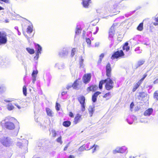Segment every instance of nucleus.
<instances>
[{
  "label": "nucleus",
  "mask_w": 158,
  "mask_h": 158,
  "mask_svg": "<svg viewBox=\"0 0 158 158\" xmlns=\"http://www.w3.org/2000/svg\"><path fill=\"white\" fill-rule=\"evenodd\" d=\"M36 55L34 57V59L37 60L38 59V58L39 57V54L40 53H36Z\"/></svg>",
  "instance_id": "obj_51"
},
{
  "label": "nucleus",
  "mask_w": 158,
  "mask_h": 158,
  "mask_svg": "<svg viewBox=\"0 0 158 158\" xmlns=\"http://www.w3.org/2000/svg\"><path fill=\"white\" fill-rule=\"evenodd\" d=\"M153 83L154 84H158V79H156V80L154 81Z\"/></svg>",
  "instance_id": "obj_58"
},
{
  "label": "nucleus",
  "mask_w": 158,
  "mask_h": 158,
  "mask_svg": "<svg viewBox=\"0 0 158 158\" xmlns=\"http://www.w3.org/2000/svg\"><path fill=\"white\" fill-rule=\"evenodd\" d=\"M153 111L152 108H149L145 111L144 115L145 116H149L152 113Z\"/></svg>",
  "instance_id": "obj_17"
},
{
  "label": "nucleus",
  "mask_w": 158,
  "mask_h": 158,
  "mask_svg": "<svg viewBox=\"0 0 158 158\" xmlns=\"http://www.w3.org/2000/svg\"><path fill=\"white\" fill-rule=\"evenodd\" d=\"M115 25L113 24L110 27L109 32V36L110 37L112 38L114 35L115 32L114 26Z\"/></svg>",
  "instance_id": "obj_10"
},
{
  "label": "nucleus",
  "mask_w": 158,
  "mask_h": 158,
  "mask_svg": "<svg viewBox=\"0 0 158 158\" xmlns=\"http://www.w3.org/2000/svg\"><path fill=\"white\" fill-rule=\"evenodd\" d=\"M105 79L104 80H102L99 83V88L100 89H101L102 88L103 85L105 83Z\"/></svg>",
  "instance_id": "obj_28"
},
{
  "label": "nucleus",
  "mask_w": 158,
  "mask_h": 158,
  "mask_svg": "<svg viewBox=\"0 0 158 158\" xmlns=\"http://www.w3.org/2000/svg\"><path fill=\"white\" fill-rule=\"evenodd\" d=\"M146 95V94L143 92H139V93L138 98H139V99L143 98L145 97Z\"/></svg>",
  "instance_id": "obj_26"
},
{
  "label": "nucleus",
  "mask_w": 158,
  "mask_h": 158,
  "mask_svg": "<svg viewBox=\"0 0 158 158\" xmlns=\"http://www.w3.org/2000/svg\"><path fill=\"white\" fill-rule=\"evenodd\" d=\"M52 134V136L53 137H55L57 135V133L56 131L54 129H52L50 132V133Z\"/></svg>",
  "instance_id": "obj_34"
},
{
  "label": "nucleus",
  "mask_w": 158,
  "mask_h": 158,
  "mask_svg": "<svg viewBox=\"0 0 158 158\" xmlns=\"http://www.w3.org/2000/svg\"><path fill=\"white\" fill-rule=\"evenodd\" d=\"M140 85V81H138L134 85L132 91L134 92L136 91V90L138 88L139 86Z\"/></svg>",
  "instance_id": "obj_25"
},
{
  "label": "nucleus",
  "mask_w": 158,
  "mask_h": 158,
  "mask_svg": "<svg viewBox=\"0 0 158 158\" xmlns=\"http://www.w3.org/2000/svg\"><path fill=\"white\" fill-rule=\"evenodd\" d=\"M33 26L31 23L28 27L27 28V32L28 33H31L33 31Z\"/></svg>",
  "instance_id": "obj_22"
},
{
  "label": "nucleus",
  "mask_w": 158,
  "mask_h": 158,
  "mask_svg": "<svg viewBox=\"0 0 158 158\" xmlns=\"http://www.w3.org/2000/svg\"><path fill=\"white\" fill-rule=\"evenodd\" d=\"M81 81L80 80V79H78L76 80L72 84L73 87V89H78L77 86L79 85V83H81Z\"/></svg>",
  "instance_id": "obj_13"
},
{
  "label": "nucleus",
  "mask_w": 158,
  "mask_h": 158,
  "mask_svg": "<svg viewBox=\"0 0 158 158\" xmlns=\"http://www.w3.org/2000/svg\"><path fill=\"white\" fill-rule=\"evenodd\" d=\"M60 105L59 104L56 102V108L57 111L60 110Z\"/></svg>",
  "instance_id": "obj_42"
},
{
  "label": "nucleus",
  "mask_w": 158,
  "mask_h": 158,
  "mask_svg": "<svg viewBox=\"0 0 158 158\" xmlns=\"http://www.w3.org/2000/svg\"><path fill=\"white\" fill-rule=\"evenodd\" d=\"M134 106V103L133 102H132L130 105V108L131 110H132V109L133 108Z\"/></svg>",
  "instance_id": "obj_50"
},
{
  "label": "nucleus",
  "mask_w": 158,
  "mask_h": 158,
  "mask_svg": "<svg viewBox=\"0 0 158 158\" xmlns=\"http://www.w3.org/2000/svg\"><path fill=\"white\" fill-rule=\"evenodd\" d=\"M32 83L34 84L36 81V77L35 76L32 77Z\"/></svg>",
  "instance_id": "obj_47"
},
{
  "label": "nucleus",
  "mask_w": 158,
  "mask_h": 158,
  "mask_svg": "<svg viewBox=\"0 0 158 158\" xmlns=\"http://www.w3.org/2000/svg\"><path fill=\"white\" fill-rule=\"evenodd\" d=\"M56 141L59 143H60L61 144L63 142L61 140V136H60L58 138L56 139Z\"/></svg>",
  "instance_id": "obj_37"
},
{
  "label": "nucleus",
  "mask_w": 158,
  "mask_h": 158,
  "mask_svg": "<svg viewBox=\"0 0 158 158\" xmlns=\"http://www.w3.org/2000/svg\"><path fill=\"white\" fill-rule=\"evenodd\" d=\"M83 61L84 59L81 56L80 59L79 60V63L80 65V67H83Z\"/></svg>",
  "instance_id": "obj_32"
},
{
  "label": "nucleus",
  "mask_w": 158,
  "mask_h": 158,
  "mask_svg": "<svg viewBox=\"0 0 158 158\" xmlns=\"http://www.w3.org/2000/svg\"><path fill=\"white\" fill-rule=\"evenodd\" d=\"M98 147V145H97L94 144L93 146H91L90 148L89 149H90L92 148H94V149L92 152L93 153H94V151H95V150H96V148Z\"/></svg>",
  "instance_id": "obj_44"
},
{
  "label": "nucleus",
  "mask_w": 158,
  "mask_h": 158,
  "mask_svg": "<svg viewBox=\"0 0 158 158\" xmlns=\"http://www.w3.org/2000/svg\"><path fill=\"white\" fill-rule=\"evenodd\" d=\"M76 51V49L75 48H73L72 50L71 51V57H73L74 54H75V52Z\"/></svg>",
  "instance_id": "obj_45"
},
{
  "label": "nucleus",
  "mask_w": 158,
  "mask_h": 158,
  "mask_svg": "<svg viewBox=\"0 0 158 158\" xmlns=\"http://www.w3.org/2000/svg\"><path fill=\"white\" fill-rule=\"evenodd\" d=\"M143 23H140L137 27V29L139 31H142L143 29Z\"/></svg>",
  "instance_id": "obj_30"
},
{
  "label": "nucleus",
  "mask_w": 158,
  "mask_h": 158,
  "mask_svg": "<svg viewBox=\"0 0 158 158\" xmlns=\"http://www.w3.org/2000/svg\"><path fill=\"white\" fill-rule=\"evenodd\" d=\"M6 33L4 31L0 32V44H5L7 41Z\"/></svg>",
  "instance_id": "obj_4"
},
{
  "label": "nucleus",
  "mask_w": 158,
  "mask_h": 158,
  "mask_svg": "<svg viewBox=\"0 0 158 158\" xmlns=\"http://www.w3.org/2000/svg\"><path fill=\"white\" fill-rule=\"evenodd\" d=\"M54 67L59 69H63L64 68V65L63 63H56L55 64Z\"/></svg>",
  "instance_id": "obj_16"
},
{
  "label": "nucleus",
  "mask_w": 158,
  "mask_h": 158,
  "mask_svg": "<svg viewBox=\"0 0 158 158\" xmlns=\"http://www.w3.org/2000/svg\"><path fill=\"white\" fill-rule=\"evenodd\" d=\"M106 75L108 77L105 79V87L106 90H110L113 88L114 83L113 80L110 78L111 76V68L109 63L107 64L106 66Z\"/></svg>",
  "instance_id": "obj_1"
},
{
  "label": "nucleus",
  "mask_w": 158,
  "mask_h": 158,
  "mask_svg": "<svg viewBox=\"0 0 158 158\" xmlns=\"http://www.w3.org/2000/svg\"><path fill=\"white\" fill-rule=\"evenodd\" d=\"M28 144V140H22V139H19V140L18 142L17 145V146H19V147H21L22 144H23L24 146L26 148H27V146Z\"/></svg>",
  "instance_id": "obj_9"
},
{
  "label": "nucleus",
  "mask_w": 158,
  "mask_h": 158,
  "mask_svg": "<svg viewBox=\"0 0 158 158\" xmlns=\"http://www.w3.org/2000/svg\"><path fill=\"white\" fill-rule=\"evenodd\" d=\"M91 74L90 73L84 74L82 78L83 83L85 84L89 83L91 80Z\"/></svg>",
  "instance_id": "obj_6"
},
{
  "label": "nucleus",
  "mask_w": 158,
  "mask_h": 158,
  "mask_svg": "<svg viewBox=\"0 0 158 158\" xmlns=\"http://www.w3.org/2000/svg\"><path fill=\"white\" fill-rule=\"evenodd\" d=\"M72 83H70V84H68L67 87H66V88L67 89H70V88H71V87H73V85H72Z\"/></svg>",
  "instance_id": "obj_48"
},
{
  "label": "nucleus",
  "mask_w": 158,
  "mask_h": 158,
  "mask_svg": "<svg viewBox=\"0 0 158 158\" xmlns=\"http://www.w3.org/2000/svg\"><path fill=\"white\" fill-rule=\"evenodd\" d=\"M81 115H80L79 114H77L75 117L74 120L73 121V123L75 124H76L78 123L80 121V119L81 118Z\"/></svg>",
  "instance_id": "obj_14"
},
{
  "label": "nucleus",
  "mask_w": 158,
  "mask_h": 158,
  "mask_svg": "<svg viewBox=\"0 0 158 158\" xmlns=\"http://www.w3.org/2000/svg\"><path fill=\"white\" fill-rule=\"evenodd\" d=\"M101 94V92L99 91H97L95 92L92 95V101L94 102H96L97 99V97L98 96Z\"/></svg>",
  "instance_id": "obj_11"
},
{
  "label": "nucleus",
  "mask_w": 158,
  "mask_h": 158,
  "mask_svg": "<svg viewBox=\"0 0 158 158\" xmlns=\"http://www.w3.org/2000/svg\"><path fill=\"white\" fill-rule=\"evenodd\" d=\"M110 95V92H108L106 94L103 96V97L104 98H106L107 96H108Z\"/></svg>",
  "instance_id": "obj_49"
},
{
  "label": "nucleus",
  "mask_w": 158,
  "mask_h": 158,
  "mask_svg": "<svg viewBox=\"0 0 158 158\" xmlns=\"http://www.w3.org/2000/svg\"><path fill=\"white\" fill-rule=\"evenodd\" d=\"M128 43L127 42L125 43L123 47V50H126V51L128 52L130 50V47L128 46Z\"/></svg>",
  "instance_id": "obj_24"
},
{
  "label": "nucleus",
  "mask_w": 158,
  "mask_h": 158,
  "mask_svg": "<svg viewBox=\"0 0 158 158\" xmlns=\"http://www.w3.org/2000/svg\"><path fill=\"white\" fill-rule=\"evenodd\" d=\"M68 54V50L66 48H64L61 52H59V55L60 56L62 57L67 55Z\"/></svg>",
  "instance_id": "obj_15"
},
{
  "label": "nucleus",
  "mask_w": 158,
  "mask_h": 158,
  "mask_svg": "<svg viewBox=\"0 0 158 158\" xmlns=\"http://www.w3.org/2000/svg\"><path fill=\"white\" fill-rule=\"evenodd\" d=\"M26 50L30 54H32L35 53V51L33 49L27 48Z\"/></svg>",
  "instance_id": "obj_29"
},
{
  "label": "nucleus",
  "mask_w": 158,
  "mask_h": 158,
  "mask_svg": "<svg viewBox=\"0 0 158 158\" xmlns=\"http://www.w3.org/2000/svg\"><path fill=\"white\" fill-rule=\"evenodd\" d=\"M5 89V88L4 87L0 86V93H2L3 91H4Z\"/></svg>",
  "instance_id": "obj_52"
},
{
  "label": "nucleus",
  "mask_w": 158,
  "mask_h": 158,
  "mask_svg": "<svg viewBox=\"0 0 158 158\" xmlns=\"http://www.w3.org/2000/svg\"><path fill=\"white\" fill-rule=\"evenodd\" d=\"M154 98L156 100H158V90L156 91L153 94Z\"/></svg>",
  "instance_id": "obj_33"
},
{
  "label": "nucleus",
  "mask_w": 158,
  "mask_h": 158,
  "mask_svg": "<svg viewBox=\"0 0 158 158\" xmlns=\"http://www.w3.org/2000/svg\"><path fill=\"white\" fill-rule=\"evenodd\" d=\"M86 42L89 45L88 46L90 47L91 44V41L90 39L89 38H86Z\"/></svg>",
  "instance_id": "obj_38"
},
{
  "label": "nucleus",
  "mask_w": 158,
  "mask_h": 158,
  "mask_svg": "<svg viewBox=\"0 0 158 158\" xmlns=\"http://www.w3.org/2000/svg\"><path fill=\"white\" fill-rule=\"evenodd\" d=\"M140 48L139 47H138L136 48L135 50V51H139L137 52V53L138 54H140L142 52V50L140 51Z\"/></svg>",
  "instance_id": "obj_43"
},
{
  "label": "nucleus",
  "mask_w": 158,
  "mask_h": 158,
  "mask_svg": "<svg viewBox=\"0 0 158 158\" xmlns=\"http://www.w3.org/2000/svg\"><path fill=\"white\" fill-rule=\"evenodd\" d=\"M100 44V43L99 42H96L95 44V47H99Z\"/></svg>",
  "instance_id": "obj_57"
},
{
  "label": "nucleus",
  "mask_w": 158,
  "mask_h": 158,
  "mask_svg": "<svg viewBox=\"0 0 158 158\" xmlns=\"http://www.w3.org/2000/svg\"><path fill=\"white\" fill-rule=\"evenodd\" d=\"M46 110L47 114L48 116L50 117H52L53 116V113L51 110L48 108H46Z\"/></svg>",
  "instance_id": "obj_21"
},
{
  "label": "nucleus",
  "mask_w": 158,
  "mask_h": 158,
  "mask_svg": "<svg viewBox=\"0 0 158 158\" xmlns=\"http://www.w3.org/2000/svg\"><path fill=\"white\" fill-rule=\"evenodd\" d=\"M84 145H83L82 146H81L78 149V151H80L81 152H83L86 149H85V148L84 147H83Z\"/></svg>",
  "instance_id": "obj_41"
},
{
  "label": "nucleus",
  "mask_w": 158,
  "mask_h": 158,
  "mask_svg": "<svg viewBox=\"0 0 158 158\" xmlns=\"http://www.w3.org/2000/svg\"><path fill=\"white\" fill-rule=\"evenodd\" d=\"M1 143L4 146L9 147L13 144V141L10 138L7 137H4L0 139Z\"/></svg>",
  "instance_id": "obj_2"
},
{
  "label": "nucleus",
  "mask_w": 158,
  "mask_h": 158,
  "mask_svg": "<svg viewBox=\"0 0 158 158\" xmlns=\"http://www.w3.org/2000/svg\"><path fill=\"white\" fill-rule=\"evenodd\" d=\"M122 38L120 37H118L117 38V40L119 41H121L122 40Z\"/></svg>",
  "instance_id": "obj_63"
},
{
  "label": "nucleus",
  "mask_w": 158,
  "mask_h": 158,
  "mask_svg": "<svg viewBox=\"0 0 158 158\" xmlns=\"http://www.w3.org/2000/svg\"><path fill=\"white\" fill-rule=\"evenodd\" d=\"M81 30L79 28L77 27L75 32L76 34V35H79L81 33Z\"/></svg>",
  "instance_id": "obj_40"
},
{
  "label": "nucleus",
  "mask_w": 158,
  "mask_h": 158,
  "mask_svg": "<svg viewBox=\"0 0 158 158\" xmlns=\"http://www.w3.org/2000/svg\"><path fill=\"white\" fill-rule=\"evenodd\" d=\"M5 120L2 121V123L4 124L5 127L9 130H12L15 128V126L13 123L10 122H5Z\"/></svg>",
  "instance_id": "obj_5"
},
{
  "label": "nucleus",
  "mask_w": 158,
  "mask_h": 158,
  "mask_svg": "<svg viewBox=\"0 0 158 158\" xmlns=\"http://www.w3.org/2000/svg\"><path fill=\"white\" fill-rule=\"evenodd\" d=\"M145 61L144 59L140 60H139L137 64L135 65V69L143 65L145 62Z\"/></svg>",
  "instance_id": "obj_18"
},
{
  "label": "nucleus",
  "mask_w": 158,
  "mask_h": 158,
  "mask_svg": "<svg viewBox=\"0 0 158 158\" xmlns=\"http://www.w3.org/2000/svg\"><path fill=\"white\" fill-rule=\"evenodd\" d=\"M14 106L12 105L11 103L9 104L7 106V108L9 110H12L14 108Z\"/></svg>",
  "instance_id": "obj_31"
},
{
  "label": "nucleus",
  "mask_w": 158,
  "mask_h": 158,
  "mask_svg": "<svg viewBox=\"0 0 158 158\" xmlns=\"http://www.w3.org/2000/svg\"><path fill=\"white\" fill-rule=\"evenodd\" d=\"M98 89V86L95 85H91L88 87L87 89V91L89 92L90 91H94Z\"/></svg>",
  "instance_id": "obj_12"
},
{
  "label": "nucleus",
  "mask_w": 158,
  "mask_h": 158,
  "mask_svg": "<svg viewBox=\"0 0 158 158\" xmlns=\"http://www.w3.org/2000/svg\"><path fill=\"white\" fill-rule=\"evenodd\" d=\"M68 145H67L64 148V151H65L66 150H67V148H68Z\"/></svg>",
  "instance_id": "obj_62"
},
{
  "label": "nucleus",
  "mask_w": 158,
  "mask_h": 158,
  "mask_svg": "<svg viewBox=\"0 0 158 158\" xmlns=\"http://www.w3.org/2000/svg\"><path fill=\"white\" fill-rule=\"evenodd\" d=\"M69 116L70 117H73V116H74L73 114L71 112H69Z\"/></svg>",
  "instance_id": "obj_54"
},
{
  "label": "nucleus",
  "mask_w": 158,
  "mask_h": 158,
  "mask_svg": "<svg viewBox=\"0 0 158 158\" xmlns=\"http://www.w3.org/2000/svg\"><path fill=\"white\" fill-rule=\"evenodd\" d=\"M155 20L157 22H158V18H156L155 19Z\"/></svg>",
  "instance_id": "obj_64"
},
{
  "label": "nucleus",
  "mask_w": 158,
  "mask_h": 158,
  "mask_svg": "<svg viewBox=\"0 0 158 158\" xmlns=\"http://www.w3.org/2000/svg\"><path fill=\"white\" fill-rule=\"evenodd\" d=\"M0 1L6 3H10V2L9 0H0Z\"/></svg>",
  "instance_id": "obj_53"
},
{
  "label": "nucleus",
  "mask_w": 158,
  "mask_h": 158,
  "mask_svg": "<svg viewBox=\"0 0 158 158\" xmlns=\"http://www.w3.org/2000/svg\"><path fill=\"white\" fill-rule=\"evenodd\" d=\"M75 158V156H74L72 155H70L69 157V158Z\"/></svg>",
  "instance_id": "obj_60"
},
{
  "label": "nucleus",
  "mask_w": 158,
  "mask_h": 158,
  "mask_svg": "<svg viewBox=\"0 0 158 158\" xmlns=\"http://www.w3.org/2000/svg\"><path fill=\"white\" fill-rule=\"evenodd\" d=\"M23 94L26 96L27 95V88L25 86H24L23 87Z\"/></svg>",
  "instance_id": "obj_39"
},
{
  "label": "nucleus",
  "mask_w": 158,
  "mask_h": 158,
  "mask_svg": "<svg viewBox=\"0 0 158 158\" xmlns=\"http://www.w3.org/2000/svg\"><path fill=\"white\" fill-rule=\"evenodd\" d=\"M124 55V54L122 50L117 51L114 52L111 56L112 60L121 57Z\"/></svg>",
  "instance_id": "obj_3"
},
{
  "label": "nucleus",
  "mask_w": 158,
  "mask_h": 158,
  "mask_svg": "<svg viewBox=\"0 0 158 158\" xmlns=\"http://www.w3.org/2000/svg\"><path fill=\"white\" fill-rule=\"evenodd\" d=\"M127 149V148L125 146L121 147H117L115 150H113V152L114 154H116L117 153H122L125 152Z\"/></svg>",
  "instance_id": "obj_7"
},
{
  "label": "nucleus",
  "mask_w": 158,
  "mask_h": 158,
  "mask_svg": "<svg viewBox=\"0 0 158 158\" xmlns=\"http://www.w3.org/2000/svg\"><path fill=\"white\" fill-rule=\"evenodd\" d=\"M104 56V54L102 53L99 56V58L102 59Z\"/></svg>",
  "instance_id": "obj_56"
},
{
  "label": "nucleus",
  "mask_w": 158,
  "mask_h": 158,
  "mask_svg": "<svg viewBox=\"0 0 158 158\" xmlns=\"http://www.w3.org/2000/svg\"><path fill=\"white\" fill-rule=\"evenodd\" d=\"M13 99L11 98H8L7 99H5L4 100V101L6 102H12V101H13Z\"/></svg>",
  "instance_id": "obj_46"
},
{
  "label": "nucleus",
  "mask_w": 158,
  "mask_h": 158,
  "mask_svg": "<svg viewBox=\"0 0 158 158\" xmlns=\"http://www.w3.org/2000/svg\"><path fill=\"white\" fill-rule=\"evenodd\" d=\"M140 122L142 123H146L148 122V120L147 118H141L140 120Z\"/></svg>",
  "instance_id": "obj_35"
},
{
  "label": "nucleus",
  "mask_w": 158,
  "mask_h": 158,
  "mask_svg": "<svg viewBox=\"0 0 158 158\" xmlns=\"http://www.w3.org/2000/svg\"><path fill=\"white\" fill-rule=\"evenodd\" d=\"M71 122L69 121H64L63 123V125L65 127H68L70 126L71 125Z\"/></svg>",
  "instance_id": "obj_27"
},
{
  "label": "nucleus",
  "mask_w": 158,
  "mask_h": 158,
  "mask_svg": "<svg viewBox=\"0 0 158 158\" xmlns=\"http://www.w3.org/2000/svg\"><path fill=\"white\" fill-rule=\"evenodd\" d=\"M94 106H89L88 109V110L90 114V116L92 117L93 115V114L94 112Z\"/></svg>",
  "instance_id": "obj_20"
},
{
  "label": "nucleus",
  "mask_w": 158,
  "mask_h": 158,
  "mask_svg": "<svg viewBox=\"0 0 158 158\" xmlns=\"http://www.w3.org/2000/svg\"><path fill=\"white\" fill-rule=\"evenodd\" d=\"M89 0H83L82 2V4L83 7L85 8H88L89 5Z\"/></svg>",
  "instance_id": "obj_23"
},
{
  "label": "nucleus",
  "mask_w": 158,
  "mask_h": 158,
  "mask_svg": "<svg viewBox=\"0 0 158 158\" xmlns=\"http://www.w3.org/2000/svg\"><path fill=\"white\" fill-rule=\"evenodd\" d=\"M67 93V92H62L61 93V95L62 96H63L65 94Z\"/></svg>",
  "instance_id": "obj_61"
},
{
  "label": "nucleus",
  "mask_w": 158,
  "mask_h": 158,
  "mask_svg": "<svg viewBox=\"0 0 158 158\" xmlns=\"http://www.w3.org/2000/svg\"><path fill=\"white\" fill-rule=\"evenodd\" d=\"M147 74H144L143 76V77L140 80H141V81H143V80L146 78V77H147Z\"/></svg>",
  "instance_id": "obj_55"
},
{
  "label": "nucleus",
  "mask_w": 158,
  "mask_h": 158,
  "mask_svg": "<svg viewBox=\"0 0 158 158\" xmlns=\"http://www.w3.org/2000/svg\"><path fill=\"white\" fill-rule=\"evenodd\" d=\"M78 100L81 104V111L82 112L85 111V99L83 96H81L78 98Z\"/></svg>",
  "instance_id": "obj_8"
},
{
  "label": "nucleus",
  "mask_w": 158,
  "mask_h": 158,
  "mask_svg": "<svg viewBox=\"0 0 158 158\" xmlns=\"http://www.w3.org/2000/svg\"><path fill=\"white\" fill-rule=\"evenodd\" d=\"M38 72V71L37 70H34L31 74L32 77L35 76V77H36Z\"/></svg>",
  "instance_id": "obj_36"
},
{
  "label": "nucleus",
  "mask_w": 158,
  "mask_h": 158,
  "mask_svg": "<svg viewBox=\"0 0 158 158\" xmlns=\"http://www.w3.org/2000/svg\"><path fill=\"white\" fill-rule=\"evenodd\" d=\"M35 49L37 51L36 53L41 54L42 50V47L39 44H35Z\"/></svg>",
  "instance_id": "obj_19"
},
{
  "label": "nucleus",
  "mask_w": 158,
  "mask_h": 158,
  "mask_svg": "<svg viewBox=\"0 0 158 158\" xmlns=\"http://www.w3.org/2000/svg\"><path fill=\"white\" fill-rule=\"evenodd\" d=\"M102 61V59L99 58L98 60V64H100L101 63Z\"/></svg>",
  "instance_id": "obj_59"
}]
</instances>
